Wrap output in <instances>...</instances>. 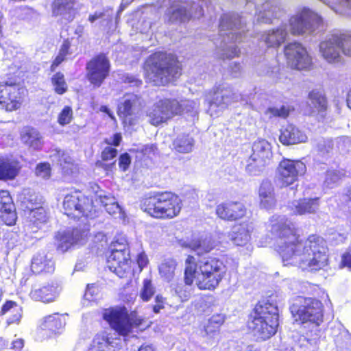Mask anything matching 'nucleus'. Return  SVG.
<instances>
[{"mask_svg":"<svg viewBox=\"0 0 351 351\" xmlns=\"http://www.w3.org/2000/svg\"><path fill=\"white\" fill-rule=\"evenodd\" d=\"M322 19L312 10L304 8L300 13L291 16L289 24H282L276 29L261 35V40L268 48L279 47L288 37V29L294 36L312 34L320 25Z\"/></svg>","mask_w":351,"mask_h":351,"instance_id":"f03ea898","label":"nucleus"},{"mask_svg":"<svg viewBox=\"0 0 351 351\" xmlns=\"http://www.w3.org/2000/svg\"><path fill=\"white\" fill-rule=\"evenodd\" d=\"M155 293V288L149 279L143 280V289L141 291L140 296L143 301H148Z\"/></svg>","mask_w":351,"mask_h":351,"instance_id":"864d4df0","label":"nucleus"},{"mask_svg":"<svg viewBox=\"0 0 351 351\" xmlns=\"http://www.w3.org/2000/svg\"><path fill=\"white\" fill-rule=\"evenodd\" d=\"M240 95L234 93L227 85H219L205 94V101L208 105V112L210 116L216 115L218 111L227 108L239 101Z\"/></svg>","mask_w":351,"mask_h":351,"instance_id":"9d476101","label":"nucleus"},{"mask_svg":"<svg viewBox=\"0 0 351 351\" xmlns=\"http://www.w3.org/2000/svg\"><path fill=\"white\" fill-rule=\"evenodd\" d=\"M226 274L223 262L216 258H208L195 263V258L188 256L185 261L184 282L191 285L195 280L201 290H214Z\"/></svg>","mask_w":351,"mask_h":351,"instance_id":"7ed1b4c3","label":"nucleus"},{"mask_svg":"<svg viewBox=\"0 0 351 351\" xmlns=\"http://www.w3.org/2000/svg\"><path fill=\"white\" fill-rule=\"evenodd\" d=\"M269 162V160L250 156L247 160L246 171L252 176L260 175L264 171L265 166L268 165Z\"/></svg>","mask_w":351,"mask_h":351,"instance_id":"ea45409f","label":"nucleus"},{"mask_svg":"<svg viewBox=\"0 0 351 351\" xmlns=\"http://www.w3.org/2000/svg\"><path fill=\"white\" fill-rule=\"evenodd\" d=\"M319 207L318 197L303 198L292 203L291 208L296 215H306L315 213Z\"/></svg>","mask_w":351,"mask_h":351,"instance_id":"c756f323","label":"nucleus"},{"mask_svg":"<svg viewBox=\"0 0 351 351\" xmlns=\"http://www.w3.org/2000/svg\"><path fill=\"white\" fill-rule=\"evenodd\" d=\"M66 325V316L52 314L43 317L40 322L41 330H48L51 333L60 332Z\"/></svg>","mask_w":351,"mask_h":351,"instance_id":"cd10ccee","label":"nucleus"},{"mask_svg":"<svg viewBox=\"0 0 351 351\" xmlns=\"http://www.w3.org/2000/svg\"><path fill=\"white\" fill-rule=\"evenodd\" d=\"M216 213L221 219L232 221L245 217L247 208L240 202H228L219 204L216 208Z\"/></svg>","mask_w":351,"mask_h":351,"instance_id":"b1692460","label":"nucleus"},{"mask_svg":"<svg viewBox=\"0 0 351 351\" xmlns=\"http://www.w3.org/2000/svg\"><path fill=\"white\" fill-rule=\"evenodd\" d=\"M36 174L43 178H48L50 176V166L49 164L43 163L37 165Z\"/></svg>","mask_w":351,"mask_h":351,"instance_id":"13d9d810","label":"nucleus"},{"mask_svg":"<svg viewBox=\"0 0 351 351\" xmlns=\"http://www.w3.org/2000/svg\"><path fill=\"white\" fill-rule=\"evenodd\" d=\"M337 34L328 36L319 44V52L328 63H339L342 61V52Z\"/></svg>","mask_w":351,"mask_h":351,"instance_id":"412c9836","label":"nucleus"},{"mask_svg":"<svg viewBox=\"0 0 351 351\" xmlns=\"http://www.w3.org/2000/svg\"><path fill=\"white\" fill-rule=\"evenodd\" d=\"M73 118V112L71 107L66 106L59 113L57 121L60 125L64 126L69 124L72 121Z\"/></svg>","mask_w":351,"mask_h":351,"instance_id":"3c124183","label":"nucleus"},{"mask_svg":"<svg viewBox=\"0 0 351 351\" xmlns=\"http://www.w3.org/2000/svg\"><path fill=\"white\" fill-rule=\"evenodd\" d=\"M194 139L189 135L178 136L173 141V147L178 152L186 154L192 152L194 147Z\"/></svg>","mask_w":351,"mask_h":351,"instance_id":"4c0bfd02","label":"nucleus"},{"mask_svg":"<svg viewBox=\"0 0 351 351\" xmlns=\"http://www.w3.org/2000/svg\"><path fill=\"white\" fill-rule=\"evenodd\" d=\"M199 102L194 100H183L179 102V114L183 112L190 113L192 117L198 114Z\"/></svg>","mask_w":351,"mask_h":351,"instance_id":"49530a36","label":"nucleus"},{"mask_svg":"<svg viewBox=\"0 0 351 351\" xmlns=\"http://www.w3.org/2000/svg\"><path fill=\"white\" fill-rule=\"evenodd\" d=\"M224 322V316L221 314L213 315L205 326V332L207 335H214L219 331L220 326Z\"/></svg>","mask_w":351,"mask_h":351,"instance_id":"c03bdc74","label":"nucleus"},{"mask_svg":"<svg viewBox=\"0 0 351 351\" xmlns=\"http://www.w3.org/2000/svg\"><path fill=\"white\" fill-rule=\"evenodd\" d=\"M144 210L156 218H173L181 210V200L171 193H162L147 199Z\"/></svg>","mask_w":351,"mask_h":351,"instance_id":"6e6552de","label":"nucleus"},{"mask_svg":"<svg viewBox=\"0 0 351 351\" xmlns=\"http://www.w3.org/2000/svg\"><path fill=\"white\" fill-rule=\"evenodd\" d=\"M179 102L177 100L162 99L156 102L147 110L149 122L158 125L179 114Z\"/></svg>","mask_w":351,"mask_h":351,"instance_id":"4468645a","label":"nucleus"},{"mask_svg":"<svg viewBox=\"0 0 351 351\" xmlns=\"http://www.w3.org/2000/svg\"><path fill=\"white\" fill-rule=\"evenodd\" d=\"M19 163L14 160L0 158V179H13L18 173Z\"/></svg>","mask_w":351,"mask_h":351,"instance_id":"f704fd0d","label":"nucleus"},{"mask_svg":"<svg viewBox=\"0 0 351 351\" xmlns=\"http://www.w3.org/2000/svg\"><path fill=\"white\" fill-rule=\"evenodd\" d=\"M121 141V135L119 133L115 134L112 137L106 140V142L108 145H113L117 146L119 145Z\"/></svg>","mask_w":351,"mask_h":351,"instance_id":"774afa93","label":"nucleus"},{"mask_svg":"<svg viewBox=\"0 0 351 351\" xmlns=\"http://www.w3.org/2000/svg\"><path fill=\"white\" fill-rule=\"evenodd\" d=\"M117 155V150L111 147H106L102 153L101 158L104 160H110L115 158Z\"/></svg>","mask_w":351,"mask_h":351,"instance_id":"bf43d9fd","label":"nucleus"},{"mask_svg":"<svg viewBox=\"0 0 351 351\" xmlns=\"http://www.w3.org/2000/svg\"><path fill=\"white\" fill-rule=\"evenodd\" d=\"M110 64L104 54L93 58L86 64L87 78L94 86L99 87L108 75Z\"/></svg>","mask_w":351,"mask_h":351,"instance_id":"6ab92c4d","label":"nucleus"},{"mask_svg":"<svg viewBox=\"0 0 351 351\" xmlns=\"http://www.w3.org/2000/svg\"><path fill=\"white\" fill-rule=\"evenodd\" d=\"M341 264L351 271V251H348L342 255Z\"/></svg>","mask_w":351,"mask_h":351,"instance_id":"69168bd1","label":"nucleus"},{"mask_svg":"<svg viewBox=\"0 0 351 351\" xmlns=\"http://www.w3.org/2000/svg\"><path fill=\"white\" fill-rule=\"evenodd\" d=\"M97 289L94 287L93 285H88L86 287V290L84 293V298L87 300H93V295L95 293Z\"/></svg>","mask_w":351,"mask_h":351,"instance_id":"338daca9","label":"nucleus"},{"mask_svg":"<svg viewBox=\"0 0 351 351\" xmlns=\"http://www.w3.org/2000/svg\"><path fill=\"white\" fill-rule=\"evenodd\" d=\"M0 104L8 111L18 109L21 105L19 88L14 83L0 84Z\"/></svg>","mask_w":351,"mask_h":351,"instance_id":"4be33fe9","label":"nucleus"},{"mask_svg":"<svg viewBox=\"0 0 351 351\" xmlns=\"http://www.w3.org/2000/svg\"><path fill=\"white\" fill-rule=\"evenodd\" d=\"M182 246L190 248L198 256H202L214 248V243L210 237H205L194 239L188 243L184 242Z\"/></svg>","mask_w":351,"mask_h":351,"instance_id":"2f4dec72","label":"nucleus"},{"mask_svg":"<svg viewBox=\"0 0 351 351\" xmlns=\"http://www.w3.org/2000/svg\"><path fill=\"white\" fill-rule=\"evenodd\" d=\"M32 271L35 274L51 273L54 271L55 265L51 256L45 253L36 254L32 260Z\"/></svg>","mask_w":351,"mask_h":351,"instance_id":"bb28decb","label":"nucleus"},{"mask_svg":"<svg viewBox=\"0 0 351 351\" xmlns=\"http://www.w3.org/2000/svg\"><path fill=\"white\" fill-rule=\"evenodd\" d=\"M249 328L254 335L261 339H266L274 335L278 326V307L269 302L257 305L252 315Z\"/></svg>","mask_w":351,"mask_h":351,"instance_id":"0eeeda50","label":"nucleus"},{"mask_svg":"<svg viewBox=\"0 0 351 351\" xmlns=\"http://www.w3.org/2000/svg\"><path fill=\"white\" fill-rule=\"evenodd\" d=\"M308 99L309 106L315 111L321 112L326 109V98L319 91H311L308 95Z\"/></svg>","mask_w":351,"mask_h":351,"instance_id":"79ce46f5","label":"nucleus"},{"mask_svg":"<svg viewBox=\"0 0 351 351\" xmlns=\"http://www.w3.org/2000/svg\"><path fill=\"white\" fill-rule=\"evenodd\" d=\"M130 164V157L128 154H123L119 157V165L123 171H125Z\"/></svg>","mask_w":351,"mask_h":351,"instance_id":"680f3d73","label":"nucleus"},{"mask_svg":"<svg viewBox=\"0 0 351 351\" xmlns=\"http://www.w3.org/2000/svg\"><path fill=\"white\" fill-rule=\"evenodd\" d=\"M92 343L99 351H117L119 348V340L106 332L97 335Z\"/></svg>","mask_w":351,"mask_h":351,"instance_id":"7c9ffc66","label":"nucleus"},{"mask_svg":"<svg viewBox=\"0 0 351 351\" xmlns=\"http://www.w3.org/2000/svg\"><path fill=\"white\" fill-rule=\"evenodd\" d=\"M99 202L101 204L106 208L107 206H110L111 204L116 202L115 198L110 195H98Z\"/></svg>","mask_w":351,"mask_h":351,"instance_id":"e2e57ef3","label":"nucleus"},{"mask_svg":"<svg viewBox=\"0 0 351 351\" xmlns=\"http://www.w3.org/2000/svg\"><path fill=\"white\" fill-rule=\"evenodd\" d=\"M287 63L293 69L302 70L310 68L312 59L306 48L302 44L293 42L288 44L284 49Z\"/></svg>","mask_w":351,"mask_h":351,"instance_id":"f3484780","label":"nucleus"},{"mask_svg":"<svg viewBox=\"0 0 351 351\" xmlns=\"http://www.w3.org/2000/svg\"><path fill=\"white\" fill-rule=\"evenodd\" d=\"M106 210L111 215L116 216L117 215V217L120 219L124 217V214L122 211V209L121 208V207L119 206L117 202L107 206L106 208Z\"/></svg>","mask_w":351,"mask_h":351,"instance_id":"4d7b16f0","label":"nucleus"},{"mask_svg":"<svg viewBox=\"0 0 351 351\" xmlns=\"http://www.w3.org/2000/svg\"><path fill=\"white\" fill-rule=\"evenodd\" d=\"M290 309L302 323L309 322L318 326L323 321V306L318 300L298 297Z\"/></svg>","mask_w":351,"mask_h":351,"instance_id":"1a4fd4ad","label":"nucleus"},{"mask_svg":"<svg viewBox=\"0 0 351 351\" xmlns=\"http://www.w3.org/2000/svg\"><path fill=\"white\" fill-rule=\"evenodd\" d=\"M25 213L27 217V226L32 232H36L47 221V217L43 206L35 207Z\"/></svg>","mask_w":351,"mask_h":351,"instance_id":"c85d7f7f","label":"nucleus"},{"mask_svg":"<svg viewBox=\"0 0 351 351\" xmlns=\"http://www.w3.org/2000/svg\"><path fill=\"white\" fill-rule=\"evenodd\" d=\"M307 139L305 132L292 124L283 128L279 136L280 141L285 145L305 143Z\"/></svg>","mask_w":351,"mask_h":351,"instance_id":"393cba45","label":"nucleus"},{"mask_svg":"<svg viewBox=\"0 0 351 351\" xmlns=\"http://www.w3.org/2000/svg\"><path fill=\"white\" fill-rule=\"evenodd\" d=\"M103 317L112 329L123 337L136 336L143 321L136 312L129 313L125 306H121L105 309Z\"/></svg>","mask_w":351,"mask_h":351,"instance_id":"423d86ee","label":"nucleus"},{"mask_svg":"<svg viewBox=\"0 0 351 351\" xmlns=\"http://www.w3.org/2000/svg\"><path fill=\"white\" fill-rule=\"evenodd\" d=\"M341 2L344 4V6L346 8L344 9L341 8H336L334 7H332V9L334 10V11L336 13H339L341 14H346V15H350L351 13L350 12V10L351 9V0H341Z\"/></svg>","mask_w":351,"mask_h":351,"instance_id":"052dcab7","label":"nucleus"},{"mask_svg":"<svg viewBox=\"0 0 351 351\" xmlns=\"http://www.w3.org/2000/svg\"><path fill=\"white\" fill-rule=\"evenodd\" d=\"M60 291L61 289L56 283L34 284L32 286L29 295L33 300L50 303L58 298Z\"/></svg>","mask_w":351,"mask_h":351,"instance_id":"aec40b11","label":"nucleus"},{"mask_svg":"<svg viewBox=\"0 0 351 351\" xmlns=\"http://www.w3.org/2000/svg\"><path fill=\"white\" fill-rule=\"evenodd\" d=\"M165 15L171 23H184L192 16L199 18L203 15V11L202 7L195 3L175 0L167 10Z\"/></svg>","mask_w":351,"mask_h":351,"instance_id":"ddd939ff","label":"nucleus"},{"mask_svg":"<svg viewBox=\"0 0 351 351\" xmlns=\"http://www.w3.org/2000/svg\"><path fill=\"white\" fill-rule=\"evenodd\" d=\"M258 196L261 207L271 209L276 205L274 188L271 182L263 181L259 188Z\"/></svg>","mask_w":351,"mask_h":351,"instance_id":"a878e982","label":"nucleus"},{"mask_svg":"<svg viewBox=\"0 0 351 351\" xmlns=\"http://www.w3.org/2000/svg\"><path fill=\"white\" fill-rule=\"evenodd\" d=\"M271 155V147L267 141L258 140L254 143L251 157L270 160Z\"/></svg>","mask_w":351,"mask_h":351,"instance_id":"e433bc0d","label":"nucleus"},{"mask_svg":"<svg viewBox=\"0 0 351 351\" xmlns=\"http://www.w3.org/2000/svg\"><path fill=\"white\" fill-rule=\"evenodd\" d=\"M0 217L6 225L12 226L15 223L16 215L14 208H11L10 210L0 211Z\"/></svg>","mask_w":351,"mask_h":351,"instance_id":"6e6d98bb","label":"nucleus"},{"mask_svg":"<svg viewBox=\"0 0 351 351\" xmlns=\"http://www.w3.org/2000/svg\"><path fill=\"white\" fill-rule=\"evenodd\" d=\"M232 242L239 246H243L250 239V230L247 224H239L233 226L230 235Z\"/></svg>","mask_w":351,"mask_h":351,"instance_id":"72a5a7b5","label":"nucleus"},{"mask_svg":"<svg viewBox=\"0 0 351 351\" xmlns=\"http://www.w3.org/2000/svg\"><path fill=\"white\" fill-rule=\"evenodd\" d=\"M108 267L121 278L130 271L131 260L128 244L124 239L112 245L111 253L108 257Z\"/></svg>","mask_w":351,"mask_h":351,"instance_id":"f8f14e48","label":"nucleus"},{"mask_svg":"<svg viewBox=\"0 0 351 351\" xmlns=\"http://www.w3.org/2000/svg\"><path fill=\"white\" fill-rule=\"evenodd\" d=\"M177 266L176 261L173 258L165 259L158 266L159 274L163 279L169 282L175 275Z\"/></svg>","mask_w":351,"mask_h":351,"instance_id":"58836bf2","label":"nucleus"},{"mask_svg":"<svg viewBox=\"0 0 351 351\" xmlns=\"http://www.w3.org/2000/svg\"><path fill=\"white\" fill-rule=\"evenodd\" d=\"M342 54L351 56V34H337Z\"/></svg>","mask_w":351,"mask_h":351,"instance_id":"8fccbe9b","label":"nucleus"},{"mask_svg":"<svg viewBox=\"0 0 351 351\" xmlns=\"http://www.w3.org/2000/svg\"><path fill=\"white\" fill-rule=\"evenodd\" d=\"M270 223L271 232L278 237V251L284 265L317 270L327 265L326 249L322 238L311 235L307 239H300L294 225L282 216H273Z\"/></svg>","mask_w":351,"mask_h":351,"instance_id":"f257e3e1","label":"nucleus"},{"mask_svg":"<svg viewBox=\"0 0 351 351\" xmlns=\"http://www.w3.org/2000/svg\"><path fill=\"white\" fill-rule=\"evenodd\" d=\"M23 141L33 148L34 149H39L42 145V141L39 133L34 130H30L22 136Z\"/></svg>","mask_w":351,"mask_h":351,"instance_id":"37998d69","label":"nucleus"},{"mask_svg":"<svg viewBox=\"0 0 351 351\" xmlns=\"http://www.w3.org/2000/svg\"><path fill=\"white\" fill-rule=\"evenodd\" d=\"M40 204L41 198L34 193H29L27 195H25L21 202V206L25 213L35 208V207L42 206Z\"/></svg>","mask_w":351,"mask_h":351,"instance_id":"a18cd8bd","label":"nucleus"},{"mask_svg":"<svg viewBox=\"0 0 351 351\" xmlns=\"http://www.w3.org/2000/svg\"><path fill=\"white\" fill-rule=\"evenodd\" d=\"M51 81L56 93L62 95L66 91L67 86L64 81L63 74L57 73L53 76Z\"/></svg>","mask_w":351,"mask_h":351,"instance_id":"09e8293b","label":"nucleus"},{"mask_svg":"<svg viewBox=\"0 0 351 351\" xmlns=\"http://www.w3.org/2000/svg\"><path fill=\"white\" fill-rule=\"evenodd\" d=\"M344 176V173L339 170H330L327 171L325 184L328 187H333Z\"/></svg>","mask_w":351,"mask_h":351,"instance_id":"603ef678","label":"nucleus"},{"mask_svg":"<svg viewBox=\"0 0 351 351\" xmlns=\"http://www.w3.org/2000/svg\"><path fill=\"white\" fill-rule=\"evenodd\" d=\"M75 0H54L52 5V12L53 15L66 16L73 10Z\"/></svg>","mask_w":351,"mask_h":351,"instance_id":"a19ab883","label":"nucleus"},{"mask_svg":"<svg viewBox=\"0 0 351 351\" xmlns=\"http://www.w3.org/2000/svg\"><path fill=\"white\" fill-rule=\"evenodd\" d=\"M230 71L233 77H238L241 73L242 67L239 62H234L230 65Z\"/></svg>","mask_w":351,"mask_h":351,"instance_id":"0e129e2a","label":"nucleus"},{"mask_svg":"<svg viewBox=\"0 0 351 351\" xmlns=\"http://www.w3.org/2000/svg\"><path fill=\"white\" fill-rule=\"evenodd\" d=\"M1 313L6 315L8 325L19 324L22 317V308L16 302H7L1 308Z\"/></svg>","mask_w":351,"mask_h":351,"instance_id":"473e14b6","label":"nucleus"},{"mask_svg":"<svg viewBox=\"0 0 351 351\" xmlns=\"http://www.w3.org/2000/svg\"><path fill=\"white\" fill-rule=\"evenodd\" d=\"M244 32L243 21L238 14L229 13L221 17L219 32L220 36L222 37L220 44L222 58H233L239 56L240 50L231 42L241 41V34Z\"/></svg>","mask_w":351,"mask_h":351,"instance_id":"39448f33","label":"nucleus"},{"mask_svg":"<svg viewBox=\"0 0 351 351\" xmlns=\"http://www.w3.org/2000/svg\"><path fill=\"white\" fill-rule=\"evenodd\" d=\"M63 209L65 215L73 218L81 216L91 218L95 216V213L92 200L78 191L64 197Z\"/></svg>","mask_w":351,"mask_h":351,"instance_id":"9b49d317","label":"nucleus"},{"mask_svg":"<svg viewBox=\"0 0 351 351\" xmlns=\"http://www.w3.org/2000/svg\"><path fill=\"white\" fill-rule=\"evenodd\" d=\"M291 109L289 106L282 105L280 107H272L269 108L265 111V114L269 118L271 117H279L285 119L287 118Z\"/></svg>","mask_w":351,"mask_h":351,"instance_id":"de8ad7c7","label":"nucleus"},{"mask_svg":"<svg viewBox=\"0 0 351 351\" xmlns=\"http://www.w3.org/2000/svg\"><path fill=\"white\" fill-rule=\"evenodd\" d=\"M89 230L88 228H75L58 232L56 235L57 250L61 252L68 251L75 245H82L87 239Z\"/></svg>","mask_w":351,"mask_h":351,"instance_id":"a211bd4d","label":"nucleus"},{"mask_svg":"<svg viewBox=\"0 0 351 351\" xmlns=\"http://www.w3.org/2000/svg\"><path fill=\"white\" fill-rule=\"evenodd\" d=\"M180 68L173 56L158 52L149 56L145 64L147 80L156 86L165 85L179 73Z\"/></svg>","mask_w":351,"mask_h":351,"instance_id":"20e7f679","label":"nucleus"},{"mask_svg":"<svg viewBox=\"0 0 351 351\" xmlns=\"http://www.w3.org/2000/svg\"><path fill=\"white\" fill-rule=\"evenodd\" d=\"M284 14L278 3L269 0L257 8L255 19L257 23H271L274 19L282 17Z\"/></svg>","mask_w":351,"mask_h":351,"instance_id":"5701e85b","label":"nucleus"},{"mask_svg":"<svg viewBox=\"0 0 351 351\" xmlns=\"http://www.w3.org/2000/svg\"><path fill=\"white\" fill-rule=\"evenodd\" d=\"M306 165L300 160L284 159L277 168L276 178L282 186H288L306 172Z\"/></svg>","mask_w":351,"mask_h":351,"instance_id":"2eb2a0df","label":"nucleus"},{"mask_svg":"<svg viewBox=\"0 0 351 351\" xmlns=\"http://www.w3.org/2000/svg\"><path fill=\"white\" fill-rule=\"evenodd\" d=\"M142 108V102L136 95L125 94L118 104V114L125 124L133 125L137 121Z\"/></svg>","mask_w":351,"mask_h":351,"instance_id":"dca6fc26","label":"nucleus"},{"mask_svg":"<svg viewBox=\"0 0 351 351\" xmlns=\"http://www.w3.org/2000/svg\"><path fill=\"white\" fill-rule=\"evenodd\" d=\"M52 161L59 165L65 173L73 172L74 165L73 159L68 154L61 150H56L55 153L51 156Z\"/></svg>","mask_w":351,"mask_h":351,"instance_id":"c9c22d12","label":"nucleus"},{"mask_svg":"<svg viewBox=\"0 0 351 351\" xmlns=\"http://www.w3.org/2000/svg\"><path fill=\"white\" fill-rule=\"evenodd\" d=\"M14 208L12 197L8 191H0V211L10 210Z\"/></svg>","mask_w":351,"mask_h":351,"instance_id":"5fc2aeb1","label":"nucleus"}]
</instances>
